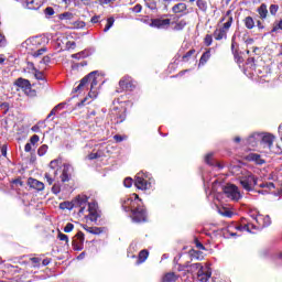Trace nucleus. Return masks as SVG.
<instances>
[{"instance_id": "f257e3e1", "label": "nucleus", "mask_w": 282, "mask_h": 282, "mask_svg": "<svg viewBox=\"0 0 282 282\" xmlns=\"http://www.w3.org/2000/svg\"><path fill=\"white\" fill-rule=\"evenodd\" d=\"M50 170L45 173L44 177L50 186L56 182L58 175V169H61L62 174L59 175L61 182H69L74 175V167L69 163H64L62 159H55L50 162Z\"/></svg>"}, {"instance_id": "f03ea898", "label": "nucleus", "mask_w": 282, "mask_h": 282, "mask_svg": "<svg viewBox=\"0 0 282 282\" xmlns=\"http://www.w3.org/2000/svg\"><path fill=\"white\" fill-rule=\"evenodd\" d=\"M89 198L86 195H79L75 197L70 204L68 203V206H66L67 210H72V208H79L78 216L79 217H86V219H89V221H98V204L97 203H88Z\"/></svg>"}, {"instance_id": "7ed1b4c3", "label": "nucleus", "mask_w": 282, "mask_h": 282, "mask_svg": "<svg viewBox=\"0 0 282 282\" xmlns=\"http://www.w3.org/2000/svg\"><path fill=\"white\" fill-rule=\"evenodd\" d=\"M122 208L126 213H131L132 221L140 224L147 221V209L142 206V199L138 194H132L122 203Z\"/></svg>"}, {"instance_id": "20e7f679", "label": "nucleus", "mask_w": 282, "mask_h": 282, "mask_svg": "<svg viewBox=\"0 0 282 282\" xmlns=\"http://www.w3.org/2000/svg\"><path fill=\"white\" fill-rule=\"evenodd\" d=\"M97 74L98 72L94 70L87 76H85L80 80L79 85L76 88H74V93L82 94V91H85V89H87V86L90 85L88 97L91 98V100L98 98V88H96L98 86V77H96Z\"/></svg>"}, {"instance_id": "39448f33", "label": "nucleus", "mask_w": 282, "mask_h": 282, "mask_svg": "<svg viewBox=\"0 0 282 282\" xmlns=\"http://www.w3.org/2000/svg\"><path fill=\"white\" fill-rule=\"evenodd\" d=\"M237 180L247 193L254 191V186H257V182H259V177L246 169H240V172L237 174Z\"/></svg>"}, {"instance_id": "423d86ee", "label": "nucleus", "mask_w": 282, "mask_h": 282, "mask_svg": "<svg viewBox=\"0 0 282 282\" xmlns=\"http://www.w3.org/2000/svg\"><path fill=\"white\" fill-rule=\"evenodd\" d=\"M153 184V180L151 178V174L139 172L135 176L134 185L139 191H149Z\"/></svg>"}, {"instance_id": "0eeeda50", "label": "nucleus", "mask_w": 282, "mask_h": 282, "mask_svg": "<svg viewBox=\"0 0 282 282\" xmlns=\"http://www.w3.org/2000/svg\"><path fill=\"white\" fill-rule=\"evenodd\" d=\"M238 232H251L250 225L230 224L224 232V236L227 239H230V237H241Z\"/></svg>"}, {"instance_id": "6e6552de", "label": "nucleus", "mask_w": 282, "mask_h": 282, "mask_svg": "<svg viewBox=\"0 0 282 282\" xmlns=\"http://www.w3.org/2000/svg\"><path fill=\"white\" fill-rule=\"evenodd\" d=\"M230 28H232V17H229L228 20L223 24V26L214 31L215 41L227 40Z\"/></svg>"}, {"instance_id": "1a4fd4ad", "label": "nucleus", "mask_w": 282, "mask_h": 282, "mask_svg": "<svg viewBox=\"0 0 282 282\" xmlns=\"http://www.w3.org/2000/svg\"><path fill=\"white\" fill-rule=\"evenodd\" d=\"M224 193L228 199H231V202H239L241 198V192H239V187L234 184H228L225 186Z\"/></svg>"}, {"instance_id": "9d476101", "label": "nucleus", "mask_w": 282, "mask_h": 282, "mask_svg": "<svg viewBox=\"0 0 282 282\" xmlns=\"http://www.w3.org/2000/svg\"><path fill=\"white\" fill-rule=\"evenodd\" d=\"M14 85L23 89L25 96H29L30 98H34V96H36V90L32 89V84H30V80L18 78Z\"/></svg>"}, {"instance_id": "9b49d317", "label": "nucleus", "mask_w": 282, "mask_h": 282, "mask_svg": "<svg viewBox=\"0 0 282 282\" xmlns=\"http://www.w3.org/2000/svg\"><path fill=\"white\" fill-rule=\"evenodd\" d=\"M274 140H275V137L272 133L260 132V145L262 149H268V151H272Z\"/></svg>"}, {"instance_id": "f8f14e48", "label": "nucleus", "mask_w": 282, "mask_h": 282, "mask_svg": "<svg viewBox=\"0 0 282 282\" xmlns=\"http://www.w3.org/2000/svg\"><path fill=\"white\" fill-rule=\"evenodd\" d=\"M210 276H213V270H210L209 265L200 268V270L197 272V279L200 282H208Z\"/></svg>"}, {"instance_id": "ddd939ff", "label": "nucleus", "mask_w": 282, "mask_h": 282, "mask_svg": "<svg viewBox=\"0 0 282 282\" xmlns=\"http://www.w3.org/2000/svg\"><path fill=\"white\" fill-rule=\"evenodd\" d=\"M245 144L252 148L259 147V144H261V132H254L249 135V138L245 140Z\"/></svg>"}, {"instance_id": "4468645a", "label": "nucleus", "mask_w": 282, "mask_h": 282, "mask_svg": "<svg viewBox=\"0 0 282 282\" xmlns=\"http://www.w3.org/2000/svg\"><path fill=\"white\" fill-rule=\"evenodd\" d=\"M151 28H158L159 30H164L171 25V19H154L151 22Z\"/></svg>"}, {"instance_id": "2eb2a0df", "label": "nucleus", "mask_w": 282, "mask_h": 282, "mask_svg": "<svg viewBox=\"0 0 282 282\" xmlns=\"http://www.w3.org/2000/svg\"><path fill=\"white\" fill-rule=\"evenodd\" d=\"M187 10H188V6L184 2H178L172 7V12L174 14H181V17L188 14Z\"/></svg>"}, {"instance_id": "dca6fc26", "label": "nucleus", "mask_w": 282, "mask_h": 282, "mask_svg": "<svg viewBox=\"0 0 282 282\" xmlns=\"http://www.w3.org/2000/svg\"><path fill=\"white\" fill-rule=\"evenodd\" d=\"M253 219H254L256 224H258V226L254 225V223H247V225L250 226V230H251L249 232H252V230H261V228H264L263 215L258 214V215L253 216Z\"/></svg>"}, {"instance_id": "f3484780", "label": "nucleus", "mask_w": 282, "mask_h": 282, "mask_svg": "<svg viewBox=\"0 0 282 282\" xmlns=\"http://www.w3.org/2000/svg\"><path fill=\"white\" fill-rule=\"evenodd\" d=\"M119 86L121 87V89H127L130 91H131V89H133V87H135L133 85V82L131 80V77H129V76L121 78L119 82Z\"/></svg>"}, {"instance_id": "a211bd4d", "label": "nucleus", "mask_w": 282, "mask_h": 282, "mask_svg": "<svg viewBox=\"0 0 282 282\" xmlns=\"http://www.w3.org/2000/svg\"><path fill=\"white\" fill-rule=\"evenodd\" d=\"M260 188H263L262 191H259L262 195H268V193H274V183L267 182L259 185Z\"/></svg>"}, {"instance_id": "6ab92c4d", "label": "nucleus", "mask_w": 282, "mask_h": 282, "mask_svg": "<svg viewBox=\"0 0 282 282\" xmlns=\"http://www.w3.org/2000/svg\"><path fill=\"white\" fill-rule=\"evenodd\" d=\"M202 268H204V265H202V263H193V264L186 263L180 270H186L187 269V272H191V274H193L195 272H199V270H202Z\"/></svg>"}, {"instance_id": "aec40b11", "label": "nucleus", "mask_w": 282, "mask_h": 282, "mask_svg": "<svg viewBox=\"0 0 282 282\" xmlns=\"http://www.w3.org/2000/svg\"><path fill=\"white\" fill-rule=\"evenodd\" d=\"M29 186H31V188H35V191H43L45 188V184L35 178H29Z\"/></svg>"}, {"instance_id": "412c9836", "label": "nucleus", "mask_w": 282, "mask_h": 282, "mask_svg": "<svg viewBox=\"0 0 282 282\" xmlns=\"http://www.w3.org/2000/svg\"><path fill=\"white\" fill-rule=\"evenodd\" d=\"M247 160L249 162H256V164H264L265 161H263V159H261V155L257 154V153H250L247 156Z\"/></svg>"}, {"instance_id": "4be33fe9", "label": "nucleus", "mask_w": 282, "mask_h": 282, "mask_svg": "<svg viewBox=\"0 0 282 282\" xmlns=\"http://www.w3.org/2000/svg\"><path fill=\"white\" fill-rule=\"evenodd\" d=\"M258 14L261 19H265L268 17V6L265 3H262L260 8L258 9Z\"/></svg>"}, {"instance_id": "5701e85b", "label": "nucleus", "mask_w": 282, "mask_h": 282, "mask_svg": "<svg viewBox=\"0 0 282 282\" xmlns=\"http://www.w3.org/2000/svg\"><path fill=\"white\" fill-rule=\"evenodd\" d=\"M196 6L200 12H206L208 10V2H206V0H197Z\"/></svg>"}, {"instance_id": "b1692460", "label": "nucleus", "mask_w": 282, "mask_h": 282, "mask_svg": "<svg viewBox=\"0 0 282 282\" xmlns=\"http://www.w3.org/2000/svg\"><path fill=\"white\" fill-rule=\"evenodd\" d=\"M28 10H39V4L34 3V0H24V7Z\"/></svg>"}, {"instance_id": "393cba45", "label": "nucleus", "mask_w": 282, "mask_h": 282, "mask_svg": "<svg viewBox=\"0 0 282 282\" xmlns=\"http://www.w3.org/2000/svg\"><path fill=\"white\" fill-rule=\"evenodd\" d=\"M147 259H149V251L148 250H141L139 252L138 263H144V261H147Z\"/></svg>"}, {"instance_id": "a878e982", "label": "nucleus", "mask_w": 282, "mask_h": 282, "mask_svg": "<svg viewBox=\"0 0 282 282\" xmlns=\"http://www.w3.org/2000/svg\"><path fill=\"white\" fill-rule=\"evenodd\" d=\"M59 21H72L74 19V13L72 12H64L58 15Z\"/></svg>"}, {"instance_id": "bb28decb", "label": "nucleus", "mask_w": 282, "mask_h": 282, "mask_svg": "<svg viewBox=\"0 0 282 282\" xmlns=\"http://www.w3.org/2000/svg\"><path fill=\"white\" fill-rule=\"evenodd\" d=\"M177 281V275L175 273H167L163 276V282H175Z\"/></svg>"}, {"instance_id": "cd10ccee", "label": "nucleus", "mask_w": 282, "mask_h": 282, "mask_svg": "<svg viewBox=\"0 0 282 282\" xmlns=\"http://www.w3.org/2000/svg\"><path fill=\"white\" fill-rule=\"evenodd\" d=\"M245 25L248 30H252V28H254V20L252 19V17H247L245 19Z\"/></svg>"}, {"instance_id": "c85d7f7f", "label": "nucleus", "mask_w": 282, "mask_h": 282, "mask_svg": "<svg viewBox=\"0 0 282 282\" xmlns=\"http://www.w3.org/2000/svg\"><path fill=\"white\" fill-rule=\"evenodd\" d=\"M42 127H45V121L37 122V124H35L31 128V131H33V133H41Z\"/></svg>"}, {"instance_id": "c756f323", "label": "nucleus", "mask_w": 282, "mask_h": 282, "mask_svg": "<svg viewBox=\"0 0 282 282\" xmlns=\"http://www.w3.org/2000/svg\"><path fill=\"white\" fill-rule=\"evenodd\" d=\"M63 107H65V104H58L57 106H55L48 113L47 119L52 118V116H56L58 109H63Z\"/></svg>"}, {"instance_id": "7c9ffc66", "label": "nucleus", "mask_w": 282, "mask_h": 282, "mask_svg": "<svg viewBox=\"0 0 282 282\" xmlns=\"http://www.w3.org/2000/svg\"><path fill=\"white\" fill-rule=\"evenodd\" d=\"M113 23H116V20L113 18H108L104 32H109V30L113 28Z\"/></svg>"}, {"instance_id": "2f4dec72", "label": "nucleus", "mask_w": 282, "mask_h": 282, "mask_svg": "<svg viewBox=\"0 0 282 282\" xmlns=\"http://www.w3.org/2000/svg\"><path fill=\"white\" fill-rule=\"evenodd\" d=\"M34 72H35L34 76H35L36 80L45 82V75H43V72H41L36 68H34Z\"/></svg>"}, {"instance_id": "473e14b6", "label": "nucleus", "mask_w": 282, "mask_h": 282, "mask_svg": "<svg viewBox=\"0 0 282 282\" xmlns=\"http://www.w3.org/2000/svg\"><path fill=\"white\" fill-rule=\"evenodd\" d=\"M269 12L272 17H276V12H279V6L278 4H271L269 8Z\"/></svg>"}, {"instance_id": "72a5a7b5", "label": "nucleus", "mask_w": 282, "mask_h": 282, "mask_svg": "<svg viewBox=\"0 0 282 282\" xmlns=\"http://www.w3.org/2000/svg\"><path fill=\"white\" fill-rule=\"evenodd\" d=\"M208 58H210V51H206V52L202 55L199 63H202V64L207 63V62H208Z\"/></svg>"}, {"instance_id": "f704fd0d", "label": "nucleus", "mask_w": 282, "mask_h": 282, "mask_svg": "<svg viewBox=\"0 0 282 282\" xmlns=\"http://www.w3.org/2000/svg\"><path fill=\"white\" fill-rule=\"evenodd\" d=\"M183 28H186V20H181V21H178V22L175 24L174 30L180 31V30H182Z\"/></svg>"}, {"instance_id": "c9c22d12", "label": "nucleus", "mask_w": 282, "mask_h": 282, "mask_svg": "<svg viewBox=\"0 0 282 282\" xmlns=\"http://www.w3.org/2000/svg\"><path fill=\"white\" fill-rule=\"evenodd\" d=\"M52 193L54 195H58V193H61V183L59 182L54 183V185L52 187Z\"/></svg>"}, {"instance_id": "e433bc0d", "label": "nucleus", "mask_w": 282, "mask_h": 282, "mask_svg": "<svg viewBox=\"0 0 282 282\" xmlns=\"http://www.w3.org/2000/svg\"><path fill=\"white\" fill-rule=\"evenodd\" d=\"M45 153H47V145L43 144L42 147L39 148L37 150V155H40L41 158H43V155H45Z\"/></svg>"}, {"instance_id": "4c0bfd02", "label": "nucleus", "mask_w": 282, "mask_h": 282, "mask_svg": "<svg viewBox=\"0 0 282 282\" xmlns=\"http://www.w3.org/2000/svg\"><path fill=\"white\" fill-rule=\"evenodd\" d=\"M45 52H47V48L42 47V48L37 50L36 52H34V53H33V56H34L35 58H39V56H43V54H45Z\"/></svg>"}, {"instance_id": "58836bf2", "label": "nucleus", "mask_w": 282, "mask_h": 282, "mask_svg": "<svg viewBox=\"0 0 282 282\" xmlns=\"http://www.w3.org/2000/svg\"><path fill=\"white\" fill-rule=\"evenodd\" d=\"M123 185L126 186V188H131V186L133 185V180L131 177L124 178Z\"/></svg>"}, {"instance_id": "ea45409f", "label": "nucleus", "mask_w": 282, "mask_h": 282, "mask_svg": "<svg viewBox=\"0 0 282 282\" xmlns=\"http://www.w3.org/2000/svg\"><path fill=\"white\" fill-rule=\"evenodd\" d=\"M279 30H282V19L273 25L271 32H279Z\"/></svg>"}, {"instance_id": "a19ab883", "label": "nucleus", "mask_w": 282, "mask_h": 282, "mask_svg": "<svg viewBox=\"0 0 282 282\" xmlns=\"http://www.w3.org/2000/svg\"><path fill=\"white\" fill-rule=\"evenodd\" d=\"M105 228L102 227H93V235H102Z\"/></svg>"}, {"instance_id": "79ce46f5", "label": "nucleus", "mask_w": 282, "mask_h": 282, "mask_svg": "<svg viewBox=\"0 0 282 282\" xmlns=\"http://www.w3.org/2000/svg\"><path fill=\"white\" fill-rule=\"evenodd\" d=\"M205 162H206V164H209V166H213V153H208L205 156Z\"/></svg>"}, {"instance_id": "37998d69", "label": "nucleus", "mask_w": 282, "mask_h": 282, "mask_svg": "<svg viewBox=\"0 0 282 282\" xmlns=\"http://www.w3.org/2000/svg\"><path fill=\"white\" fill-rule=\"evenodd\" d=\"M58 239L59 241H65L66 243H69V237H67V235L65 234H58Z\"/></svg>"}, {"instance_id": "c03bdc74", "label": "nucleus", "mask_w": 282, "mask_h": 282, "mask_svg": "<svg viewBox=\"0 0 282 282\" xmlns=\"http://www.w3.org/2000/svg\"><path fill=\"white\" fill-rule=\"evenodd\" d=\"M0 109H3L4 113H8V111H10V104L8 102L0 104Z\"/></svg>"}, {"instance_id": "a18cd8bd", "label": "nucleus", "mask_w": 282, "mask_h": 282, "mask_svg": "<svg viewBox=\"0 0 282 282\" xmlns=\"http://www.w3.org/2000/svg\"><path fill=\"white\" fill-rule=\"evenodd\" d=\"M52 62V57H50V56H44L43 58H42V61H40V64L41 65H47L48 63H51Z\"/></svg>"}, {"instance_id": "49530a36", "label": "nucleus", "mask_w": 282, "mask_h": 282, "mask_svg": "<svg viewBox=\"0 0 282 282\" xmlns=\"http://www.w3.org/2000/svg\"><path fill=\"white\" fill-rule=\"evenodd\" d=\"M205 45H207V47H209V45H213V35L205 36Z\"/></svg>"}, {"instance_id": "de8ad7c7", "label": "nucleus", "mask_w": 282, "mask_h": 282, "mask_svg": "<svg viewBox=\"0 0 282 282\" xmlns=\"http://www.w3.org/2000/svg\"><path fill=\"white\" fill-rule=\"evenodd\" d=\"M45 14L47 17H54V8L52 7H47L45 10H44Z\"/></svg>"}, {"instance_id": "09e8293b", "label": "nucleus", "mask_w": 282, "mask_h": 282, "mask_svg": "<svg viewBox=\"0 0 282 282\" xmlns=\"http://www.w3.org/2000/svg\"><path fill=\"white\" fill-rule=\"evenodd\" d=\"M72 230H74V224L68 223V224L64 227V232H72Z\"/></svg>"}, {"instance_id": "8fccbe9b", "label": "nucleus", "mask_w": 282, "mask_h": 282, "mask_svg": "<svg viewBox=\"0 0 282 282\" xmlns=\"http://www.w3.org/2000/svg\"><path fill=\"white\" fill-rule=\"evenodd\" d=\"M220 215H223V217H232V212L228 209H223L220 210Z\"/></svg>"}, {"instance_id": "3c124183", "label": "nucleus", "mask_w": 282, "mask_h": 282, "mask_svg": "<svg viewBox=\"0 0 282 282\" xmlns=\"http://www.w3.org/2000/svg\"><path fill=\"white\" fill-rule=\"evenodd\" d=\"M113 140H116V142H123V140H127V137L126 135L116 134L113 137Z\"/></svg>"}, {"instance_id": "603ef678", "label": "nucleus", "mask_w": 282, "mask_h": 282, "mask_svg": "<svg viewBox=\"0 0 282 282\" xmlns=\"http://www.w3.org/2000/svg\"><path fill=\"white\" fill-rule=\"evenodd\" d=\"M127 118V113L122 111L118 117H117V122H124V119Z\"/></svg>"}, {"instance_id": "864d4df0", "label": "nucleus", "mask_w": 282, "mask_h": 282, "mask_svg": "<svg viewBox=\"0 0 282 282\" xmlns=\"http://www.w3.org/2000/svg\"><path fill=\"white\" fill-rule=\"evenodd\" d=\"M193 54H195V50L188 51V52L183 56V61H188V58H191V56H193Z\"/></svg>"}, {"instance_id": "5fc2aeb1", "label": "nucleus", "mask_w": 282, "mask_h": 282, "mask_svg": "<svg viewBox=\"0 0 282 282\" xmlns=\"http://www.w3.org/2000/svg\"><path fill=\"white\" fill-rule=\"evenodd\" d=\"M272 221L270 220V216H263V226L267 228V226H270Z\"/></svg>"}, {"instance_id": "6e6d98bb", "label": "nucleus", "mask_w": 282, "mask_h": 282, "mask_svg": "<svg viewBox=\"0 0 282 282\" xmlns=\"http://www.w3.org/2000/svg\"><path fill=\"white\" fill-rule=\"evenodd\" d=\"M132 12H135V14H139V12H142V6L141 4H135L132 8Z\"/></svg>"}, {"instance_id": "4d7b16f0", "label": "nucleus", "mask_w": 282, "mask_h": 282, "mask_svg": "<svg viewBox=\"0 0 282 282\" xmlns=\"http://www.w3.org/2000/svg\"><path fill=\"white\" fill-rule=\"evenodd\" d=\"M31 261L33 263V268H39V263H41V259H39V258H31Z\"/></svg>"}, {"instance_id": "13d9d810", "label": "nucleus", "mask_w": 282, "mask_h": 282, "mask_svg": "<svg viewBox=\"0 0 282 282\" xmlns=\"http://www.w3.org/2000/svg\"><path fill=\"white\" fill-rule=\"evenodd\" d=\"M39 140H40L39 135L34 134L33 137H31L30 143L31 144H36L39 142Z\"/></svg>"}, {"instance_id": "bf43d9fd", "label": "nucleus", "mask_w": 282, "mask_h": 282, "mask_svg": "<svg viewBox=\"0 0 282 282\" xmlns=\"http://www.w3.org/2000/svg\"><path fill=\"white\" fill-rule=\"evenodd\" d=\"M1 153H2L3 158H6V155H8V145L4 144L1 147Z\"/></svg>"}, {"instance_id": "052dcab7", "label": "nucleus", "mask_w": 282, "mask_h": 282, "mask_svg": "<svg viewBox=\"0 0 282 282\" xmlns=\"http://www.w3.org/2000/svg\"><path fill=\"white\" fill-rule=\"evenodd\" d=\"M83 228H84V230H86V232H89L90 235H93V232H94V227H89V226H87V225H84Z\"/></svg>"}, {"instance_id": "680f3d73", "label": "nucleus", "mask_w": 282, "mask_h": 282, "mask_svg": "<svg viewBox=\"0 0 282 282\" xmlns=\"http://www.w3.org/2000/svg\"><path fill=\"white\" fill-rule=\"evenodd\" d=\"M24 151L25 153H30V151H32V143H26L24 147Z\"/></svg>"}, {"instance_id": "e2e57ef3", "label": "nucleus", "mask_w": 282, "mask_h": 282, "mask_svg": "<svg viewBox=\"0 0 282 282\" xmlns=\"http://www.w3.org/2000/svg\"><path fill=\"white\" fill-rule=\"evenodd\" d=\"M79 54H80L82 58H87V56H89V52H87V51H82V52H79Z\"/></svg>"}, {"instance_id": "0e129e2a", "label": "nucleus", "mask_w": 282, "mask_h": 282, "mask_svg": "<svg viewBox=\"0 0 282 282\" xmlns=\"http://www.w3.org/2000/svg\"><path fill=\"white\" fill-rule=\"evenodd\" d=\"M6 45V37L0 33V47Z\"/></svg>"}, {"instance_id": "69168bd1", "label": "nucleus", "mask_w": 282, "mask_h": 282, "mask_svg": "<svg viewBox=\"0 0 282 282\" xmlns=\"http://www.w3.org/2000/svg\"><path fill=\"white\" fill-rule=\"evenodd\" d=\"M91 23H98V21H100V15H95L91 18Z\"/></svg>"}, {"instance_id": "338daca9", "label": "nucleus", "mask_w": 282, "mask_h": 282, "mask_svg": "<svg viewBox=\"0 0 282 282\" xmlns=\"http://www.w3.org/2000/svg\"><path fill=\"white\" fill-rule=\"evenodd\" d=\"M69 204H72V203L64 202V203L59 204V208L65 209V208H67V206H69Z\"/></svg>"}, {"instance_id": "774afa93", "label": "nucleus", "mask_w": 282, "mask_h": 282, "mask_svg": "<svg viewBox=\"0 0 282 282\" xmlns=\"http://www.w3.org/2000/svg\"><path fill=\"white\" fill-rule=\"evenodd\" d=\"M97 158H98V153H90V154L88 155V159H89V160H97Z\"/></svg>"}]
</instances>
